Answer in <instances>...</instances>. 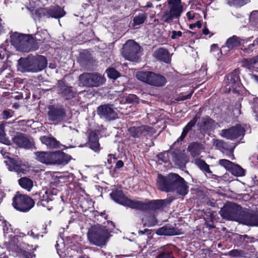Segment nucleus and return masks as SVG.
<instances>
[{
	"label": "nucleus",
	"mask_w": 258,
	"mask_h": 258,
	"mask_svg": "<svg viewBox=\"0 0 258 258\" xmlns=\"http://www.w3.org/2000/svg\"><path fill=\"white\" fill-rule=\"evenodd\" d=\"M187 184L183 178L173 173L166 176L158 174L157 180V186L159 189L166 192L175 191L183 196L186 195L188 191Z\"/></svg>",
	"instance_id": "nucleus-1"
},
{
	"label": "nucleus",
	"mask_w": 258,
	"mask_h": 258,
	"mask_svg": "<svg viewBox=\"0 0 258 258\" xmlns=\"http://www.w3.org/2000/svg\"><path fill=\"white\" fill-rule=\"evenodd\" d=\"M47 64V60L44 56L30 55L27 57H21L19 59L18 69L23 73H37L43 70Z\"/></svg>",
	"instance_id": "nucleus-2"
},
{
	"label": "nucleus",
	"mask_w": 258,
	"mask_h": 258,
	"mask_svg": "<svg viewBox=\"0 0 258 258\" xmlns=\"http://www.w3.org/2000/svg\"><path fill=\"white\" fill-rule=\"evenodd\" d=\"M11 42L17 50L24 52L38 49V46L29 35L15 32L11 35Z\"/></svg>",
	"instance_id": "nucleus-3"
},
{
	"label": "nucleus",
	"mask_w": 258,
	"mask_h": 258,
	"mask_svg": "<svg viewBox=\"0 0 258 258\" xmlns=\"http://www.w3.org/2000/svg\"><path fill=\"white\" fill-rule=\"evenodd\" d=\"M109 236V231L102 226L92 227L88 232V238L90 242L98 246L105 244Z\"/></svg>",
	"instance_id": "nucleus-4"
},
{
	"label": "nucleus",
	"mask_w": 258,
	"mask_h": 258,
	"mask_svg": "<svg viewBox=\"0 0 258 258\" xmlns=\"http://www.w3.org/2000/svg\"><path fill=\"white\" fill-rule=\"evenodd\" d=\"M168 10L165 11L162 20L165 23H171L174 19H178L183 11L181 0H168Z\"/></svg>",
	"instance_id": "nucleus-5"
},
{
	"label": "nucleus",
	"mask_w": 258,
	"mask_h": 258,
	"mask_svg": "<svg viewBox=\"0 0 258 258\" xmlns=\"http://www.w3.org/2000/svg\"><path fill=\"white\" fill-rule=\"evenodd\" d=\"M136 77L139 80L155 86H162L166 82L164 77L151 72H138Z\"/></svg>",
	"instance_id": "nucleus-6"
},
{
	"label": "nucleus",
	"mask_w": 258,
	"mask_h": 258,
	"mask_svg": "<svg viewBox=\"0 0 258 258\" xmlns=\"http://www.w3.org/2000/svg\"><path fill=\"white\" fill-rule=\"evenodd\" d=\"M243 210L240 206L234 203H228L221 208L220 214L224 219L238 221Z\"/></svg>",
	"instance_id": "nucleus-7"
},
{
	"label": "nucleus",
	"mask_w": 258,
	"mask_h": 258,
	"mask_svg": "<svg viewBox=\"0 0 258 258\" xmlns=\"http://www.w3.org/2000/svg\"><path fill=\"white\" fill-rule=\"evenodd\" d=\"M80 83L89 87H96L103 84L105 79L101 75L95 73H85L79 76Z\"/></svg>",
	"instance_id": "nucleus-8"
},
{
	"label": "nucleus",
	"mask_w": 258,
	"mask_h": 258,
	"mask_svg": "<svg viewBox=\"0 0 258 258\" xmlns=\"http://www.w3.org/2000/svg\"><path fill=\"white\" fill-rule=\"evenodd\" d=\"M140 45L133 40H129L124 44L121 51L122 56L130 61H136L139 58Z\"/></svg>",
	"instance_id": "nucleus-9"
},
{
	"label": "nucleus",
	"mask_w": 258,
	"mask_h": 258,
	"mask_svg": "<svg viewBox=\"0 0 258 258\" xmlns=\"http://www.w3.org/2000/svg\"><path fill=\"white\" fill-rule=\"evenodd\" d=\"M32 199L24 195H17L13 198V205L17 210L21 212H28L34 206Z\"/></svg>",
	"instance_id": "nucleus-10"
},
{
	"label": "nucleus",
	"mask_w": 258,
	"mask_h": 258,
	"mask_svg": "<svg viewBox=\"0 0 258 258\" xmlns=\"http://www.w3.org/2000/svg\"><path fill=\"white\" fill-rule=\"evenodd\" d=\"M48 109L47 115L48 120L53 122L54 124H57L66 119V110L63 107L50 105L48 106Z\"/></svg>",
	"instance_id": "nucleus-11"
},
{
	"label": "nucleus",
	"mask_w": 258,
	"mask_h": 258,
	"mask_svg": "<svg viewBox=\"0 0 258 258\" xmlns=\"http://www.w3.org/2000/svg\"><path fill=\"white\" fill-rule=\"evenodd\" d=\"M245 130L240 124H236L227 129L221 131L220 135L228 140H234L245 135Z\"/></svg>",
	"instance_id": "nucleus-12"
},
{
	"label": "nucleus",
	"mask_w": 258,
	"mask_h": 258,
	"mask_svg": "<svg viewBox=\"0 0 258 258\" xmlns=\"http://www.w3.org/2000/svg\"><path fill=\"white\" fill-rule=\"evenodd\" d=\"M110 196L115 202L132 209H136L137 201L131 200L125 197L121 190H113Z\"/></svg>",
	"instance_id": "nucleus-13"
},
{
	"label": "nucleus",
	"mask_w": 258,
	"mask_h": 258,
	"mask_svg": "<svg viewBox=\"0 0 258 258\" xmlns=\"http://www.w3.org/2000/svg\"><path fill=\"white\" fill-rule=\"evenodd\" d=\"M224 92L228 93L232 91L236 93L240 87L241 83L238 76L235 73L228 75L225 80Z\"/></svg>",
	"instance_id": "nucleus-14"
},
{
	"label": "nucleus",
	"mask_w": 258,
	"mask_h": 258,
	"mask_svg": "<svg viewBox=\"0 0 258 258\" xmlns=\"http://www.w3.org/2000/svg\"><path fill=\"white\" fill-rule=\"evenodd\" d=\"M98 114L102 118L110 121L118 117L116 109L111 105H103L97 108Z\"/></svg>",
	"instance_id": "nucleus-15"
},
{
	"label": "nucleus",
	"mask_w": 258,
	"mask_h": 258,
	"mask_svg": "<svg viewBox=\"0 0 258 258\" xmlns=\"http://www.w3.org/2000/svg\"><path fill=\"white\" fill-rule=\"evenodd\" d=\"M165 200H153L148 202L137 201L136 209L146 210L148 209L155 210L163 208L166 204Z\"/></svg>",
	"instance_id": "nucleus-16"
},
{
	"label": "nucleus",
	"mask_w": 258,
	"mask_h": 258,
	"mask_svg": "<svg viewBox=\"0 0 258 258\" xmlns=\"http://www.w3.org/2000/svg\"><path fill=\"white\" fill-rule=\"evenodd\" d=\"M213 146L219 150L223 153L227 155L231 160L234 159L233 154L235 146L229 145L228 143L219 139L213 140Z\"/></svg>",
	"instance_id": "nucleus-17"
},
{
	"label": "nucleus",
	"mask_w": 258,
	"mask_h": 258,
	"mask_svg": "<svg viewBox=\"0 0 258 258\" xmlns=\"http://www.w3.org/2000/svg\"><path fill=\"white\" fill-rule=\"evenodd\" d=\"M238 222L251 226H258V215L253 212L242 211Z\"/></svg>",
	"instance_id": "nucleus-18"
},
{
	"label": "nucleus",
	"mask_w": 258,
	"mask_h": 258,
	"mask_svg": "<svg viewBox=\"0 0 258 258\" xmlns=\"http://www.w3.org/2000/svg\"><path fill=\"white\" fill-rule=\"evenodd\" d=\"M49 165H66L70 160V156L58 151L50 152Z\"/></svg>",
	"instance_id": "nucleus-19"
},
{
	"label": "nucleus",
	"mask_w": 258,
	"mask_h": 258,
	"mask_svg": "<svg viewBox=\"0 0 258 258\" xmlns=\"http://www.w3.org/2000/svg\"><path fill=\"white\" fill-rule=\"evenodd\" d=\"M40 14L48 18L51 17L57 19L64 16L66 12L59 6H54L49 8L41 9Z\"/></svg>",
	"instance_id": "nucleus-20"
},
{
	"label": "nucleus",
	"mask_w": 258,
	"mask_h": 258,
	"mask_svg": "<svg viewBox=\"0 0 258 258\" xmlns=\"http://www.w3.org/2000/svg\"><path fill=\"white\" fill-rule=\"evenodd\" d=\"M57 92L66 99H70L75 96V92L71 86H68L62 80L58 81Z\"/></svg>",
	"instance_id": "nucleus-21"
},
{
	"label": "nucleus",
	"mask_w": 258,
	"mask_h": 258,
	"mask_svg": "<svg viewBox=\"0 0 258 258\" xmlns=\"http://www.w3.org/2000/svg\"><path fill=\"white\" fill-rule=\"evenodd\" d=\"M152 128L148 125H142L140 126H133L128 129L131 135L134 138H140L142 136H146L151 133Z\"/></svg>",
	"instance_id": "nucleus-22"
},
{
	"label": "nucleus",
	"mask_w": 258,
	"mask_h": 258,
	"mask_svg": "<svg viewBox=\"0 0 258 258\" xmlns=\"http://www.w3.org/2000/svg\"><path fill=\"white\" fill-rule=\"evenodd\" d=\"M156 233L158 235L166 236L178 235L183 233L181 229L170 225L161 227L157 230Z\"/></svg>",
	"instance_id": "nucleus-23"
},
{
	"label": "nucleus",
	"mask_w": 258,
	"mask_h": 258,
	"mask_svg": "<svg viewBox=\"0 0 258 258\" xmlns=\"http://www.w3.org/2000/svg\"><path fill=\"white\" fill-rule=\"evenodd\" d=\"M4 162L8 166L9 170L11 171H15L18 173L24 172L27 168L25 164H22L10 157H8Z\"/></svg>",
	"instance_id": "nucleus-24"
},
{
	"label": "nucleus",
	"mask_w": 258,
	"mask_h": 258,
	"mask_svg": "<svg viewBox=\"0 0 258 258\" xmlns=\"http://www.w3.org/2000/svg\"><path fill=\"white\" fill-rule=\"evenodd\" d=\"M247 41L246 40L236 35H233L227 39L225 45L223 46L222 48L227 47L228 50H230L238 46L243 45Z\"/></svg>",
	"instance_id": "nucleus-25"
},
{
	"label": "nucleus",
	"mask_w": 258,
	"mask_h": 258,
	"mask_svg": "<svg viewBox=\"0 0 258 258\" xmlns=\"http://www.w3.org/2000/svg\"><path fill=\"white\" fill-rule=\"evenodd\" d=\"M42 144L46 145L49 149H55L59 147V142L52 136H44L40 138Z\"/></svg>",
	"instance_id": "nucleus-26"
},
{
	"label": "nucleus",
	"mask_w": 258,
	"mask_h": 258,
	"mask_svg": "<svg viewBox=\"0 0 258 258\" xmlns=\"http://www.w3.org/2000/svg\"><path fill=\"white\" fill-rule=\"evenodd\" d=\"M214 121L209 117H205L198 123V125L201 131L208 132L214 128Z\"/></svg>",
	"instance_id": "nucleus-27"
},
{
	"label": "nucleus",
	"mask_w": 258,
	"mask_h": 258,
	"mask_svg": "<svg viewBox=\"0 0 258 258\" xmlns=\"http://www.w3.org/2000/svg\"><path fill=\"white\" fill-rule=\"evenodd\" d=\"M154 56L157 59L168 63L169 61V53L167 50L160 48L157 49L153 53Z\"/></svg>",
	"instance_id": "nucleus-28"
},
{
	"label": "nucleus",
	"mask_w": 258,
	"mask_h": 258,
	"mask_svg": "<svg viewBox=\"0 0 258 258\" xmlns=\"http://www.w3.org/2000/svg\"><path fill=\"white\" fill-rule=\"evenodd\" d=\"M13 141L19 147L24 148H30L32 146L31 142L29 139L22 135L18 136L14 138Z\"/></svg>",
	"instance_id": "nucleus-29"
},
{
	"label": "nucleus",
	"mask_w": 258,
	"mask_h": 258,
	"mask_svg": "<svg viewBox=\"0 0 258 258\" xmlns=\"http://www.w3.org/2000/svg\"><path fill=\"white\" fill-rule=\"evenodd\" d=\"M196 123V120L195 119H193L190 120L186 125L183 128L182 132L181 133V136L178 138V139L174 142V144H181V142L186 137L187 133L189 131L191 130L192 127L195 126Z\"/></svg>",
	"instance_id": "nucleus-30"
},
{
	"label": "nucleus",
	"mask_w": 258,
	"mask_h": 258,
	"mask_svg": "<svg viewBox=\"0 0 258 258\" xmlns=\"http://www.w3.org/2000/svg\"><path fill=\"white\" fill-rule=\"evenodd\" d=\"M196 123V120L195 119H193L190 120L186 125L183 128L182 132L181 133V136L178 138V139L174 142V144H181V142L186 137L187 133L189 131L191 130L192 127L195 126Z\"/></svg>",
	"instance_id": "nucleus-31"
},
{
	"label": "nucleus",
	"mask_w": 258,
	"mask_h": 258,
	"mask_svg": "<svg viewBox=\"0 0 258 258\" xmlns=\"http://www.w3.org/2000/svg\"><path fill=\"white\" fill-rule=\"evenodd\" d=\"M196 123V120L195 119H193L190 120L186 125L183 128L182 132L181 133V136L178 138V139L174 142V144H181V142L186 137L187 133L189 131L191 130L192 127L195 126Z\"/></svg>",
	"instance_id": "nucleus-32"
},
{
	"label": "nucleus",
	"mask_w": 258,
	"mask_h": 258,
	"mask_svg": "<svg viewBox=\"0 0 258 258\" xmlns=\"http://www.w3.org/2000/svg\"><path fill=\"white\" fill-rule=\"evenodd\" d=\"M172 160L176 165L182 166L187 161V158L184 153L174 152L172 153Z\"/></svg>",
	"instance_id": "nucleus-33"
},
{
	"label": "nucleus",
	"mask_w": 258,
	"mask_h": 258,
	"mask_svg": "<svg viewBox=\"0 0 258 258\" xmlns=\"http://www.w3.org/2000/svg\"><path fill=\"white\" fill-rule=\"evenodd\" d=\"M36 159L40 163L49 165L50 152L38 151L35 153Z\"/></svg>",
	"instance_id": "nucleus-34"
},
{
	"label": "nucleus",
	"mask_w": 258,
	"mask_h": 258,
	"mask_svg": "<svg viewBox=\"0 0 258 258\" xmlns=\"http://www.w3.org/2000/svg\"><path fill=\"white\" fill-rule=\"evenodd\" d=\"M88 145L95 152L99 151L100 145L98 142V136L95 133L92 132L90 133Z\"/></svg>",
	"instance_id": "nucleus-35"
},
{
	"label": "nucleus",
	"mask_w": 258,
	"mask_h": 258,
	"mask_svg": "<svg viewBox=\"0 0 258 258\" xmlns=\"http://www.w3.org/2000/svg\"><path fill=\"white\" fill-rule=\"evenodd\" d=\"M203 149L202 145L197 142L191 143L188 147V150L193 157L199 155Z\"/></svg>",
	"instance_id": "nucleus-36"
},
{
	"label": "nucleus",
	"mask_w": 258,
	"mask_h": 258,
	"mask_svg": "<svg viewBox=\"0 0 258 258\" xmlns=\"http://www.w3.org/2000/svg\"><path fill=\"white\" fill-rule=\"evenodd\" d=\"M39 197L38 204L43 207H47L49 202L51 201L49 197L48 191L46 190H42L40 191L39 193Z\"/></svg>",
	"instance_id": "nucleus-37"
},
{
	"label": "nucleus",
	"mask_w": 258,
	"mask_h": 258,
	"mask_svg": "<svg viewBox=\"0 0 258 258\" xmlns=\"http://www.w3.org/2000/svg\"><path fill=\"white\" fill-rule=\"evenodd\" d=\"M19 183L23 188L30 191L33 186V181L27 177H23L19 180Z\"/></svg>",
	"instance_id": "nucleus-38"
},
{
	"label": "nucleus",
	"mask_w": 258,
	"mask_h": 258,
	"mask_svg": "<svg viewBox=\"0 0 258 258\" xmlns=\"http://www.w3.org/2000/svg\"><path fill=\"white\" fill-rule=\"evenodd\" d=\"M195 163L197 166L205 173H212L209 166L204 160L197 159L195 160Z\"/></svg>",
	"instance_id": "nucleus-39"
},
{
	"label": "nucleus",
	"mask_w": 258,
	"mask_h": 258,
	"mask_svg": "<svg viewBox=\"0 0 258 258\" xmlns=\"http://www.w3.org/2000/svg\"><path fill=\"white\" fill-rule=\"evenodd\" d=\"M147 14L145 13L139 14L133 19V26L135 27L137 25L143 24L147 19Z\"/></svg>",
	"instance_id": "nucleus-40"
},
{
	"label": "nucleus",
	"mask_w": 258,
	"mask_h": 258,
	"mask_svg": "<svg viewBox=\"0 0 258 258\" xmlns=\"http://www.w3.org/2000/svg\"><path fill=\"white\" fill-rule=\"evenodd\" d=\"M249 0H227V4L230 7H241L247 4Z\"/></svg>",
	"instance_id": "nucleus-41"
},
{
	"label": "nucleus",
	"mask_w": 258,
	"mask_h": 258,
	"mask_svg": "<svg viewBox=\"0 0 258 258\" xmlns=\"http://www.w3.org/2000/svg\"><path fill=\"white\" fill-rule=\"evenodd\" d=\"M172 152L171 151H165L163 153H160L158 155L159 159L164 163H167L172 160Z\"/></svg>",
	"instance_id": "nucleus-42"
},
{
	"label": "nucleus",
	"mask_w": 258,
	"mask_h": 258,
	"mask_svg": "<svg viewBox=\"0 0 258 258\" xmlns=\"http://www.w3.org/2000/svg\"><path fill=\"white\" fill-rule=\"evenodd\" d=\"M233 174L237 176L244 175V170L240 166L233 164L231 170Z\"/></svg>",
	"instance_id": "nucleus-43"
},
{
	"label": "nucleus",
	"mask_w": 258,
	"mask_h": 258,
	"mask_svg": "<svg viewBox=\"0 0 258 258\" xmlns=\"http://www.w3.org/2000/svg\"><path fill=\"white\" fill-rule=\"evenodd\" d=\"M108 77L112 79H116L120 76L119 73L113 68H109L107 71Z\"/></svg>",
	"instance_id": "nucleus-44"
},
{
	"label": "nucleus",
	"mask_w": 258,
	"mask_h": 258,
	"mask_svg": "<svg viewBox=\"0 0 258 258\" xmlns=\"http://www.w3.org/2000/svg\"><path fill=\"white\" fill-rule=\"evenodd\" d=\"M219 165L223 166L224 168L228 170H231L232 166H233V163L226 159H220L218 161Z\"/></svg>",
	"instance_id": "nucleus-45"
},
{
	"label": "nucleus",
	"mask_w": 258,
	"mask_h": 258,
	"mask_svg": "<svg viewBox=\"0 0 258 258\" xmlns=\"http://www.w3.org/2000/svg\"><path fill=\"white\" fill-rule=\"evenodd\" d=\"M5 125L4 123L0 124V140H1L6 144H8L10 143V141L5 138Z\"/></svg>",
	"instance_id": "nucleus-46"
},
{
	"label": "nucleus",
	"mask_w": 258,
	"mask_h": 258,
	"mask_svg": "<svg viewBox=\"0 0 258 258\" xmlns=\"http://www.w3.org/2000/svg\"><path fill=\"white\" fill-rule=\"evenodd\" d=\"M147 221L144 224L145 226L149 227L154 226L157 223V221L154 216H150L146 219Z\"/></svg>",
	"instance_id": "nucleus-47"
},
{
	"label": "nucleus",
	"mask_w": 258,
	"mask_h": 258,
	"mask_svg": "<svg viewBox=\"0 0 258 258\" xmlns=\"http://www.w3.org/2000/svg\"><path fill=\"white\" fill-rule=\"evenodd\" d=\"M194 93V91L191 89L190 92L187 95H184L183 94H181L178 97L177 100L178 101H182L186 99H190Z\"/></svg>",
	"instance_id": "nucleus-48"
},
{
	"label": "nucleus",
	"mask_w": 258,
	"mask_h": 258,
	"mask_svg": "<svg viewBox=\"0 0 258 258\" xmlns=\"http://www.w3.org/2000/svg\"><path fill=\"white\" fill-rule=\"evenodd\" d=\"M228 255L232 257H239L242 255V252L238 249H233L229 251Z\"/></svg>",
	"instance_id": "nucleus-49"
},
{
	"label": "nucleus",
	"mask_w": 258,
	"mask_h": 258,
	"mask_svg": "<svg viewBox=\"0 0 258 258\" xmlns=\"http://www.w3.org/2000/svg\"><path fill=\"white\" fill-rule=\"evenodd\" d=\"M157 258H174L172 253L171 252H162L157 257Z\"/></svg>",
	"instance_id": "nucleus-50"
},
{
	"label": "nucleus",
	"mask_w": 258,
	"mask_h": 258,
	"mask_svg": "<svg viewBox=\"0 0 258 258\" xmlns=\"http://www.w3.org/2000/svg\"><path fill=\"white\" fill-rule=\"evenodd\" d=\"M182 33L180 31H173L172 32V35L171 36V38L172 39H177L179 37H181L182 36Z\"/></svg>",
	"instance_id": "nucleus-51"
},
{
	"label": "nucleus",
	"mask_w": 258,
	"mask_h": 258,
	"mask_svg": "<svg viewBox=\"0 0 258 258\" xmlns=\"http://www.w3.org/2000/svg\"><path fill=\"white\" fill-rule=\"evenodd\" d=\"M257 44H258V38L254 41L253 44L249 45L248 48H244L243 50L245 52L249 53L251 51V48L252 47H253L255 45H257Z\"/></svg>",
	"instance_id": "nucleus-52"
},
{
	"label": "nucleus",
	"mask_w": 258,
	"mask_h": 258,
	"mask_svg": "<svg viewBox=\"0 0 258 258\" xmlns=\"http://www.w3.org/2000/svg\"><path fill=\"white\" fill-rule=\"evenodd\" d=\"M248 62L250 65H254L258 63V55L248 59Z\"/></svg>",
	"instance_id": "nucleus-53"
},
{
	"label": "nucleus",
	"mask_w": 258,
	"mask_h": 258,
	"mask_svg": "<svg viewBox=\"0 0 258 258\" xmlns=\"http://www.w3.org/2000/svg\"><path fill=\"white\" fill-rule=\"evenodd\" d=\"M4 117L6 119H8L11 117V112L9 110H4L3 112Z\"/></svg>",
	"instance_id": "nucleus-54"
},
{
	"label": "nucleus",
	"mask_w": 258,
	"mask_h": 258,
	"mask_svg": "<svg viewBox=\"0 0 258 258\" xmlns=\"http://www.w3.org/2000/svg\"><path fill=\"white\" fill-rule=\"evenodd\" d=\"M124 163L121 160H118L115 165V167L117 168H120L123 166Z\"/></svg>",
	"instance_id": "nucleus-55"
},
{
	"label": "nucleus",
	"mask_w": 258,
	"mask_h": 258,
	"mask_svg": "<svg viewBox=\"0 0 258 258\" xmlns=\"http://www.w3.org/2000/svg\"><path fill=\"white\" fill-rule=\"evenodd\" d=\"M186 16L189 20H192L194 18V14L191 12H188L186 13Z\"/></svg>",
	"instance_id": "nucleus-56"
},
{
	"label": "nucleus",
	"mask_w": 258,
	"mask_h": 258,
	"mask_svg": "<svg viewBox=\"0 0 258 258\" xmlns=\"http://www.w3.org/2000/svg\"><path fill=\"white\" fill-rule=\"evenodd\" d=\"M251 79L258 84V76L256 75H252L251 76Z\"/></svg>",
	"instance_id": "nucleus-57"
},
{
	"label": "nucleus",
	"mask_w": 258,
	"mask_h": 258,
	"mask_svg": "<svg viewBox=\"0 0 258 258\" xmlns=\"http://www.w3.org/2000/svg\"><path fill=\"white\" fill-rule=\"evenodd\" d=\"M194 25L195 27H197L198 28H201L202 26V23L201 22L198 21L196 23L194 24Z\"/></svg>",
	"instance_id": "nucleus-58"
},
{
	"label": "nucleus",
	"mask_w": 258,
	"mask_h": 258,
	"mask_svg": "<svg viewBox=\"0 0 258 258\" xmlns=\"http://www.w3.org/2000/svg\"><path fill=\"white\" fill-rule=\"evenodd\" d=\"M203 33L205 35H207L209 33V31L207 28H205L203 30Z\"/></svg>",
	"instance_id": "nucleus-59"
},
{
	"label": "nucleus",
	"mask_w": 258,
	"mask_h": 258,
	"mask_svg": "<svg viewBox=\"0 0 258 258\" xmlns=\"http://www.w3.org/2000/svg\"><path fill=\"white\" fill-rule=\"evenodd\" d=\"M146 7L148 8H152L153 7V4L151 2H148L147 3V5L146 6Z\"/></svg>",
	"instance_id": "nucleus-60"
},
{
	"label": "nucleus",
	"mask_w": 258,
	"mask_h": 258,
	"mask_svg": "<svg viewBox=\"0 0 258 258\" xmlns=\"http://www.w3.org/2000/svg\"><path fill=\"white\" fill-rule=\"evenodd\" d=\"M217 47H218V45L217 44H213L211 46V50H214L215 48H217Z\"/></svg>",
	"instance_id": "nucleus-61"
},
{
	"label": "nucleus",
	"mask_w": 258,
	"mask_h": 258,
	"mask_svg": "<svg viewBox=\"0 0 258 258\" xmlns=\"http://www.w3.org/2000/svg\"><path fill=\"white\" fill-rule=\"evenodd\" d=\"M139 233L140 234H141V235H143L145 233V231H139Z\"/></svg>",
	"instance_id": "nucleus-62"
},
{
	"label": "nucleus",
	"mask_w": 258,
	"mask_h": 258,
	"mask_svg": "<svg viewBox=\"0 0 258 258\" xmlns=\"http://www.w3.org/2000/svg\"><path fill=\"white\" fill-rule=\"evenodd\" d=\"M108 156H109V157H111V156H112V157H113V158L114 159H115V156H114V155H112V154H109V155H108Z\"/></svg>",
	"instance_id": "nucleus-63"
},
{
	"label": "nucleus",
	"mask_w": 258,
	"mask_h": 258,
	"mask_svg": "<svg viewBox=\"0 0 258 258\" xmlns=\"http://www.w3.org/2000/svg\"><path fill=\"white\" fill-rule=\"evenodd\" d=\"M194 27V24H191V25H190V28H192Z\"/></svg>",
	"instance_id": "nucleus-64"
}]
</instances>
